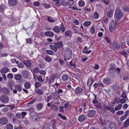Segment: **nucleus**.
Instances as JSON below:
<instances>
[{"mask_svg": "<svg viewBox=\"0 0 129 129\" xmlns=\"http://www.w3.org/2000/svg\"><path fill=\"white\" fill-rule=\"evenodd\" d=\"M123 16V14L120 9H117L116 11L115 18L117 20H120Z\"/></svg>", "mask_w": 129, "mask_h": 129, "instance_id": "1", "label": "nucleus"}, {"mask_svg": "<svg viewBox=\"0 0 129 129\" xmlns=\"http://www.w3.org/2000/svg\"><path fill=\"white\" fill-rule=\"evenodd\" d=\"M106 126L108 129H116V125L112 122L107 121L106 123Z\"/></svg>", "mask_w": 129, "mask_h": 129, "instance_id": "2", "label": "nucleus"}, {"mask_svg": "<svg viewBox=\"0 0 129 129\" xmlns=\"http://www.w3.org/2000/svg\"><path fill=\"white\" fill-rule=\"evenodd\" d=\"M114 5H110L108 11L107 13V16L108 17H110L112 16L114 12Z\"/></svg>", "mask_w": 129, "mask_h": 129, "instance_id": "3", "label": "nucleus"}, {"mask_svg": "<svg viewBox=\"0 0 129 129\" xmlns=\"http://www.w3.org/2000/svg\"><path fill=\"white\" fill-rule=\"evenodd\" d=\"M9 100V98L8 96L3 94L1 95L0 97V101L4 104L7 103Z\"/></svg>", "mask_w": 129, "mask_h": 129, "instance_id": "4", "label": "nucleus"}, {"mask_svg": "<svg viewBox=\"0 0 129 129\" xmlns=\"http://www.w3.org/2000/svg\"><path fill=\"white\" fill-rule=\"evenodd\" d=\"M103 107L104 110H110V111L113 113H114L115 112L113 108L111 106L110 107L105 104L103 105Z\"/></svg>", "mask_w": 129, "mask_h": 129, "instance_id": "5", "label": "nucleus"}, {"mask_svg": "<svg viewBox=\"0 0 129 129\" xmlns=\"http://www.w3.org/2000/svg\"><path fill=\"white\" fill-rule=\"evenodd\" d=\"M14 88L15 89L13 90V92L14 93H16L17 92V90L19 91H21L22 90V87L19 84H16L14 86Z\"/></svg>", "mask_w": 129, "mask_h": 129, "instance_id": "6", "label": "nucleus"}, {"mask_svg": "<svg viewBox=\"0 0 129 129\" xmlns=\"http://www.w3.org/2000/svg\"><path fill=\"white\" fill-rule=\"evenodd\" d=\"M96 111L94 110H89L87 112V116L89 117H92L94 116Z\"/></svg>", "mask_w": 129, "mask_h": 129, "instance_id": "7", "label": "nucleus"}, {"mask_svg": "<svg viewBox=\"0 0 129 129\" xmlns=\"http://www.w3.org/2000/svg\"><path fill=\"white\" fill-rule=\"evenodd\" d=\"M115 23L114 21L113 20L110 23L109 25V28L110 31L111 32H113L115 28Z\"/></svg>", "mask_w": 129, "mask_h": 129, "instance_id": "8", "label": "nucleus"}, {"mask_svg": "<svg viewBox=\"0 0 129 129\" xmlns=\"http://www.w3.org/2000/svg\"><path fill=\"white\" fill-rule=\"evenodd\" d=\"M54 44L56 47L57 49H59L61 48H63V43L61 41L56 42Z\"/></svg>", "mask_w": 129, "mask_h": 129, "instance_id": "9", "label": "nucleus"}, {"mask_svg": "<svg viewBox=\"0 0 129 129\" xmlns=\"http://www.w3.org/2000/svg\"><path fill=\"white\" fill-rule=\"evenodd\" d=\"M8 121L7 118L2 117L0 119V124L2 125H5L7 123Z\"/></svg>", "mask_w": 129, "mask_h": 129, "instance_id": "10", "label": "nucleus"}, {"mask_svg": "<svg viewBox=\"0 0 129 129\" xmlns=\"http://www.w3.org/2000/svg\"><path fill=\"white\" fill-rule=\"evenodd\" d=\"M1 91L5 95L8 94L10 93V91L7 88L3 87L1 89Z\"/></svg>", "mask_w": 129, "mask_h": 129, "instance_id": "11", "label": "nucleus"}, {"mask_svg": "<svg viewBox=\"0 0 129 129\" xmlns=\"http://www.w3.org/2000/svg\"><path fill=\"white\" fill-rule=\"evenodd\" d=\"M9 5L12 6H14L17 5V0H8Z\"/></svg>", "mask_w": 129, "mask_h": 129, "instance_id": "12", "label": "nucleus"}, {"mask_svg": "<svg viewBox=\"0 0 129 129\" xmlns=\"http://www.w3.org/2000/svg\"><path fill=\"white\" fill-rule=\"evenodd\" d=\"M83 90V88L80 87H78L76 88L75 90V93L77 95V94L82 93Z\"/></svg>", "mask_w": 129, "mask_h": 129, "instance_id": "13", "label": "nucleus"}, {"mask_svg": "<svg viewBox=\"0 0 129 129\" xmlns=\"http://www.w3.org/2000/svg\"><path fill=\"white\" fill-rule=\"evenodd\" d=\"M86 119V116L81 115L79 116L78 120L80 122H82L84 121Z\"/></svg>", "mask_w": 129, "mask_h": 129, "instance_id": "14", "label": "nucleus"}, {"mask_svg": "<svg viewBox=\"0 0 129 129\" xmlns=\"http://www.w3.org/2000/svg\"><path fill=\"white\" fill-rule=\"evenodd\" d=\"M52 96L54 100H58L60 98L59 94L56 92H54L52 93Z\"/></svg>", "mask_w": 129, "mask_h": 129, "instance_id": "15", "label": "nucleus"}, {"mask_svg": "<svg viewBox=\"0 0 129 129\" xmlns=\"http://www.w3.org/2000/svg\"><path fill=\"white\" fill-rule=\"evenodd\" d=\"M103 83L106 85H108L111 83L110 79L108 78H105L103 81Z\"/></svg>", "mask_w": 129, "mask_h": 129, "instance_id": "16", "label": "nucleus"}, {"mask_svg": "<svg viewBox=\"0 0 129 129\" xmlns=\"http://www.w3.org/2000/svg\"><path fill=\"white\" fill-rule=\"evenodd\" d=\"M45 34L46 36L49 37H52L54 36V33L51 31H46Z\"/></svg>", "mask_w": 129, "mask_h": 129, "instance_id": "17", "label": "nucleus"}, {"mask_svg": "<svg viewBox=\"0 0 129 129\" xmlns=\"http://www.w3.org/2000/svg\"><path fill=\"white\" fill-rule=\"evenodd\" d=\"M72 56V55L65 53L64 55V59L66 61L69 60L71 58Z\"/></svg>", "mask_w": 129, "mask_h": 129, "instance_id": "18", "label": "nucleus"}, {"mask_svg": "<svg viewBox=\"0 0 129 129\" xmlns=\"http://www.w3.org/2000/svg\"><path fill=\"white\" fill-rule=\"evenodd\" d=\"M93 78L92 77H90L88 80L87 82V86H89L90 87L92 83Z\"/></svg>", "mask_w": 129, "mask_h": 129, "instance_id": "19", "label": "nucleus"}, {"mask_svg": "<svg viewBox=\"0 0 129 129\" xmlns=\"http://www.w3.org/2000/svg\"><path fill=\"white\" fill-rule=\"evenodd\" d=\"M62 80L65 82L67 81L69 79V76L68 74H63L62 77Z\"/></svg>", "mask_w": 129, "mask_h": 129, "instance_id": "20", "label": "nucleus"}, {"mask_svg": "<svg viewBox=\"0 0 129 129\" xmlns=\"http://www.w3.org/2000/svg\"><path fill=\"white\" fill-rule=\"evenodd\" d=\"M93 86L95 88H96L99 86H100L102 87H104L105 86L102 83H95L93 84Z\"/></svg>", "mask_w": 129, "mask_h": 129, "instance_id": "21", "label": "nucleus"}, {"mask_svg": "<svg viewBox=\"0 0 129 129\" xmlns=\"http://www.w3.org/2000/svg\"><path fill=\"white\" fill-rule=\"evenodd\" d=\"M113 89L115 91H117L118 90L119 88V86L118 85L116 84L115 85H113L112 86Z\"/></svg>", "mask_w": 129, "mask_h": 129, "instance_id": "22", "label": "nucleus"}, {"mask_svg": "<svg viewBox=\"0 0 129 129\" xmlns=\"http://www.w3.org/2000/svg\"><path fill=\"white\" fill-rule=\"evenodd\" d=\"M43 106V104L42 103H39L36 106L37 109L38 110H41Z\"/></svg>", "mask_w": 129, "mask_h": 129, "instance_id": "23", "label": "nucleus"}, {"mask_svg": "<svg viewBox=\"0 0 129 129\" xmlns=\"http://www.w3.org/2000/svg\"><path fill=\"white\" fill-rule=\"evenodd\" d=\"M9 70L8 68L7 67H4L2 69V71L1 72V73H3L4 74L7 73Z\"/></svg>", "mask_w": 129, "mask_h": 129, "instance_id": "24", "label": "nucleus"}, {"mask_svg": "<svg viewBox=\"0 0 129 129\" xmlns=\"http://www.w3.org/2000/svg\"><path fill=\"white\" fill-rule=\"evenodd\" d=\"M53 30L56 33H58L60 31V28L59 27L56 26L53 28Z\"/></svg>", "mask_w": 129, "mask_h": 129, "instance_id": "25", "label": "nucleus"}, {"mask_svg": "<svg viewBox=\"0 0 129 129\" xmlns=\"http://www.w3.org/2000/svg\"><path fill=\"white\" fill-rule=\"evenodd\" d=\"M113 47L116 49H118L120 48V45L115 42H113Z\"/></svg>", "mask_w": 129, "mask_h": 129, "instance_id": "26", "label": "nucleus"}, {"mask_svg": "<svg viewBox=\"0 0 129 129\" xmlns=\"http://www.w3.org/2000/svg\"><path fill=\"white\" fill-rule=\"evenodd\" d=\"M25 65L27 67L29 68L31 65V63L29 61H26L24 60L23 61Z\"/></svg>", "mask_w": 129, "mask_h": 129, "instance_id": "27", "label": "nucleus"}, {"mask_svg": "<svg viewBox=\"0 0 129 129\" xmlns=\"http://www.w3.org/2000/svg\"><path fill=\"white\" fill-rule=\"evenodd\" d=\"M49 47L50 49L53 50L54 52H56L57 51V48L56 47L55 45H49Z\"/></svg>", "mask_w": 129, "mask_h": 129, "instance_id": "28", "label": "nucleus"}, {"mask_svg": "<svg viewBox=\"0 0 129 129\" xmlns=\"http://www.w3.org/2000/svg\"><path fill=\"white\" fill-rule=\"evenodd\" d=\"M65 53L72 55V52L71 50L69 48H67L65 50Z\"/></svg>", "mask_w": 129, "mask_h": 129, "instance_id": "29", "label": "nucleus"}, {"mask_svg": "<svg viewBox=\"0 0 129 129\" xmlns=\"http://www.w3.org/2000/svg\"><path fill=\"white\" fill-rule=\"evenodd\" d=\"M25 88L27 89H28L30 87V84L29 82H25L24 84Z\"/></svg>", "mask_w": 129, "mask_h": 129, "instance_id": "30", "label": "nucleus"}, {"mask_svg": "<svg viewBox=\"0 0 129 129\" xmlns=\"http://www.w3.org/2000/svg\"><path fill=\"white\" fill-rule=\"evenodd\" d=\"M129 126V119H127L124 123L123 126L125 128H126Z\"/></svg>", "mask_w": 129, "mask_h": 129, "instance_id": "31", "label": "nucleus"}, {"mask_svg": "<svg viewBox=\"0 0 129 129\" xmlns=\"http://www.w3.org/2000/svg\"><path fill=\"white\" fill-rule=\"evenodd\" d=\"M90 32L92 35H93L95 33V30L94 25H93L92 27L90 28Z\"/></svg>", "mask_w": 129, "mask_h": 129, "instance_id": "32", "label": "nucleus"}, {"mask_svg": "<svg viewBox=\"0 0 129 129\" xmlns=\"http://www.w3.org/2000/svg\"><path fill=\"white\" fill-rule=\"evenodd\" d=\"M45 60L48 62H50L52 60V58L48 55H46L44 58Z\"/></svg>", "mask_w": 129, "mask_h": 129, "instance_id": "33", "label": "nucleus"}, {"mask_svg": "<svg viewBox=\"0 0 129 129\" xmlns=\"http://www.w3.org/2000/svg\"><path fill=\"white\" fill-rule=\"evenodd\" d=\"M60 31L61 30L62 32H64L66 30V28L64 25L62 23L60 25Z\"/></svg>", "mask_w": 129, "mask_h": 129, "instance_id": "34", "label": "nucleus"}, {"mask_svg": "<svg viewBox=\"0 0 129 129\" xmlns=\"http://www.w3.org/2000/svg\"><path fill=\"white\" fill-rule=\"evenodd\" d=\"M21 78V76L20 74H17L15 75V79L16 80H20Z\"/></svg>", "mask_w": 129, "mask_h": 129, "instance_id": "35", "label": "nucleus"}, {"mask_svg": "<svg viewBox=\"0 0 129 129\" xmlns=\"http://www.w3.org/2000/svg\"><path fill=\"white\" fill-rule=\"evenodd\" d=\"M99 14L98 13L96 12L94 13L93 15V18L95 19H98L99 17Z\"/></svg>", "mask_w": 129, "mask_h": 129, "instance_id": "36", "label": "nucleus"}, {"mask_svg": "<svg viewBox=\"0 0 129 129\" xmlns=\"http://www.w3.org/2000/svg\"><path fill=\"white\" fill-rule=\"evenodd\" d=\"M71 31L70 30H67L65 32V35L66 37L71 36Z\"/></svg>", "mask_w": 129, "mask_h": 129, "instance_id": "37", "label": "nucleus"}, {"mask_svg": "<svg viewBox=\"0 0 129 129\" xmlns=\"http://www.w3.org/2000/svg\"><path fill=\"white\" fill-rule=\"evenodd\" d=\"M91 22L90 21H85L83 24V26L85 27H88L91 24Z\"/></svg>", "mask_w": 129, "mask_h": 129, "instance_id": "38", "label": "nucleus"}, {"mask_svg": "<svg viewBox=\"0 0 129 129\" xmlns=\"http://www.w3.org/2000/svg\"><path fill=\"white\" fill-rule=\"evenodd\" d=\"M123 10L126 12H129V7L126 5H124L123 6Z\"/></svg>", "mask_w": 129, "mask_h": 129, "instance_id": "39", "label": "nucleus"}, {"mask_svg": "<svg viewBox=\"0 0 129 129\" xmlns=\"http://www.w3.org/2000/svg\"><path fill=\"white\" fill-rule=\"evenodd\" d=\"M46 52L48 54L51 55H53L54 54V53L52 51L50 50H46Z\"/></svg>", "mask_w": 129, "mask_h": 129, "instance_id": "40", "label": "nucleus"}, {"mask_svg": "<svg viewBox=\"0 0 129 129\" xmlns=\"http://www.w3.org/2000/svg\"><path fill=\"white\" fill-rule=\"evenodd\" d=\"M122 106V105L121 104H119L117 106L115 107V110L116 111H117L120 110Z\"/></svg>", "mask_w": 129, "mask_h": 129, "instance_id": "41", "label": "nucleus"}, {"mask_svg": "<svg viewBox=\"0 0 129 129\" xmlns=\"http://www.w3.org/2000/svg\"><path fill=\"white\" fill-rule=\"evenodd\" d=\"M7 114L8 117L10 118H12L14 116V114L13 113L9 112Z\"/></svg>", "mask_w": 129, "mask_h": 129, "instance_id": "42", "label": "nucleus"}, {"mask_svg": "<svg viewBox=\"0 0 129 129\" xmlns=\"http://www.w3.org/2000/svg\"><path fill=\"white\" fill-rule=\"evenodd\" d=\"M85 2L82 0L80 1L78 3L79 6L80 7H83L85 5Z\"/></svg>", "mask_w": 129, "mask_h": 129, "instance_id": "43", "label": "nucleus"}, {"mask_svg": "<svg viewBox=\"0 0 129 129\" xmlns=\"http://www.w3.org/2000/svg\"><path fill=\"white\" fill-rule=\"evenodd\" d=\"M94 94V100L92 101V102L93 103V104L95 105H96L97 104H98V101L97 100V98L96 96V95L95 94Z\"/></svg>", "mask_w": 129, "mask_h": 129, "instance_id": "44", "label": "nucleus"}, {"mask_svg": "<svg viewBox=\"0 0 129 129\" xmlns=\"http://www.w3.org/2000/svg\"><path fill=\"white\" fill-rule=\"evenodd\" d=\"M95 108L97 109H100L102 107V104L100 103H98L95 105Z\"/></svg>", "mask_w": 129, "mask_h": 129, "instance_id": "45", "label": "nucleus"}, {"mask_svg": "<svg viewBox=\"0 0 129 129\" xmlns=\"http://www.w3.org/2000/svg\"><path fill=\"white\" fill-rule=\"evenodd\" d=\"M48 20L50 22H55V20L51 17L47 16Z\"/></svg>", "mask_w": 129, "mask_h": 129, "instance_id": "46", "label": "nucleus"}, {"mask_svg": "<svg viewBox=\"0 0 129 129\" xmlns=\"http://www.w3.org/2000/svg\"><path fill=\"white\" fill-rule=\"evenodd\" d=\"M13 127L12 124L8 123L7 125L6 128L7 129H13Z\"/></svg>", "mask_w": 129, "mask_h": 129, "instance_id": "47", "label": "nucleus"}, {"mask_svg": "<svg viewBox=\"0 0 129 129\" xmlns=\"http://www.w3.org/2000/svg\"><path fill=\"white\" fill-rule=\"evenodd\" d=\"M70 105L68 103H66L64 104V108L66 110H69Z\"/></svg>", "mask_w": 129, "mask_h": 129, "instance_id": "48", "label": "nucleus"}, {"mask_svg": "<svg viewBox=\"0 0 129 129\" xmlns=\"http://www.w3.org/2000/svg\"><path fill=\"white\" fill-rule=\"evenodd\" d=\"M41 85V84L38 82H36L35 84V87L36 88H37L40 87Z\"/></svg>", "mask_w": 129, "mask_h": 129, "instance_id": "49", "label": "nucleus"}, {"mask_svg": "<svg viewBox=\"0 0 129 129\" xmlns=\"http://www.w3.org/2000/svg\"><path fill=\"white\" fill-rule=\"evenodd\" d=\"M52 110L56 111L57 110V106L54 104L52 105L51 106Z\"/></svg>", "mask_w": 129, "mask_h": 129, "instance_id": "50", "label": "nucleus"}, {"mask_svg": "<svg viewBox=\"0 0 129 129\" xmlns=\"http://www.w3.org/2000/svg\"><path fill=\"white\" fill-rule=\"evenodd\" d=\"M116 67V65L114 63H111L110 64V70H114L115 68V67Z\"/></svg>", "mask_w": 129, "mask_h": 129, "instance_id": "51", "label": "nucleus"}, {"mask_svg": "<svg viewBox=\"0 0 129 129\" xmlns=\"http://www.w3.org/2000/svg\"><path fill=\"white\" fill-rule=\"evenodd\" d=\"M56 122L55 120L54 119L51 120L50 121V123L51 125V127H54L55 125V123Z\"/></svg>", "mask_w": 129, "mask_h": 129, "instance_id": "52", "label": "nucleus"}, {"mask_svg": "<svg viewBox=\"0 0 129 129\" xmlns=\"http://www.w3.org/2000/svg\"><path fill=\"white\" fill-rule=\"evenodd\" d=\"M40 70L37 67L33 69V71L35 73H39Z\"/></svg>", "mask_w": 129, "mask_h": 129, "instance_id": "53", "label": "nucleus"}, {"mask_svg": "<svg viewBox=\"0 0 129 129\" xmlns=\"http://www.w3.org/2000/svg\"><path fill=\"white\" fill-rule=\"evenodd\" d=\"M120 53L122 55H123L124 57H125L126 58H127L126 55L127 54V53L126 52L123 51L120 52Z\"/></svg>", "mask_w": 129, "mask_h": 129, "instance_id": "54", "label": "nucleus"}, {"mask_svg": "<svg viewBox=\"0 0 129 129\" xmlns=\"http://www.w3.org/2000/svg\"><path fill=\"white\" fill-rule=\"evenodd\" d=\"M69 65L71 67H73L74 68H76V67L75 62H74V63H73V62L72 61L70 62Z\"/></svg>", "mask_w": 129, "mask_h": 129, "instance_id": "55", "label": "nucleus"}, {"mask_svg": "<svg viewBox=\"0 0 129 129\" xmlns=\"http://www.w3.org/2000/svg\"><path fill=\"white\" fill-rule=\"evenodd\" d=\"M37 93L39 95H41L43 93V92L42 91V90L40 89H37Z\"/></svg>", "mask_w": 129, "mask_h": 129, "instance_id": "56", "label": "nucleus"}, {"mask_svg": "<svg viewBox=\"0 0 129 129\" xmlns=\"http://www.w3.org/2000/svg\"><path fill=\"white\" fill-rule=\"evenodd\" d=\"M16 116L17 117V119L20 118L21 117V113H16Z\"/></svg>", "mask_w": 129, "mask_h": 129, "instance_id": "57", "label": "nucleus"}, {"mask_svg": "<svg viewBox=\"0 0 129 129\" xmlns=\"http://www.w3.org/2000/svg\"><path fill=\"white\" fill-rule=\"evenodd\" d=\"M114 70L116 71L117 74L120 73V69L118 67L117 68H115Z\"/></svg>", "mask_w": 129, "mask_h": 129, "instance_id": "58", "label": "nucleus"}, {"mask_svg": "<svg viewBox=\"0 0 129 129\" xmlns=\"http://www.w3.org/2000/svg\"><path fill=\"white\" fill-rule=\"evenodd\" d=\"M48 125H47V124H45L44 127L43 129H52L51 126L50 125L48 126Z\"/></svg>", "mask_w": 129, "mask_h": 129, "instance_id": "59", "label": "nucleus"}, {"mask_svg": "<svg viewBox=\"0 0 129 129\" xmlns=\"http://www.w3.org/2000/svg\"><path fill=\"white\" fill-rule=\"evenodd\" d=\"M13 75L11 73L8 74L7 75V77L8 78L10 79H12L13 77Z\"/></svg>", "mask_w": 129, "mask_h": 129, "instance_id": "60", "label": "nucleus"}, {"mask_svg": "<svg viewBox=\"0 0 129 129\" xmlns=\"http://www.w3.org/2000/svg\"><path fill=\"white\" fill-rule=\"evenodd\" d=\"M58 116L61 117L62 119L63 120H66V118L65 116H63L61 114L59 113L58 114Z\"/></svg>", "mask_w": 129, "mask_h": 129, "instance_id": "61", "label": "nucleus"}, {"mask_svg": "<svg viewBox=\"0 0 129 129\" xmlns=\"http://www.w3.org/2000/svg\"><path fill=\"white\" fill-rule=\"evenodd\" d=\"M77 42L79 43H82V40L80 37H78L77 39Z\"/></svg>", "mask_w": 129, "mask_h": 129, "instance_id": "62", "label": "nucleus"}, {"mask_svg": "<svg viewBox=\"0 0 129 129\" xmlns=\"http://www.w3.org/2000/svg\"><path fill=\"white\" fill-rule=\"evenodd\" d=\"M124 112L122 111H117L116 114L118 115H121L123 114Z\"/></svg>", "mask_w": 129, "mask_h": 129, "instance_id": "63", "label": "nucleus"}, {"mask_svg": "<svg viewBox=\"0 0 129 129\" xmlns=\"http://www.w3.org/2000/svg\"><path fill=\"white\" fill-rule=\"evenodd\" d=\"M17 66L19 68H22L24 67V65L21 62H19V63L18 64Z\"/></svg>", "mask_w": 129, "mask_h": 129, "instance_id": "64", "label": "nucleus"}]
</instances>
